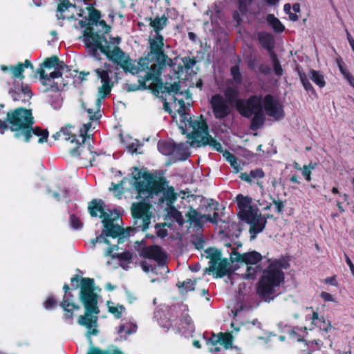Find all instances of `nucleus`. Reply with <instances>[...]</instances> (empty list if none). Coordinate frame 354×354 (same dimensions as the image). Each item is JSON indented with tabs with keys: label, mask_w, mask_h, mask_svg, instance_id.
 Instances as JSON below:
<instances>
[{
	"label": "nucleus",
	"mask_w": 354,
	"mask_h": 354,
	"mask_svg": "<svg viewBox=\"0 0 354 354\" xmlns=\"http://www.w3.org/2000/svg\"><path fill=\"white\" fill-rule=\"evenodd\" d=\"M93 38L91 37V40L95 41V44L92 45L94 55L99 56V50L109 61L119 66L125 73L137 77L147 72L157 69L164 70L167 66L172 67L174 65L173 59L169 58L164 50V37L160 34L156 35L153 39H149V51L138 59L137 65H135V62L120 47L110 50L109 46H102L100 41L93 40Z\"/></svg>",
	"instance_id": "obj_1"
},
{
	"label": "nucleus",
	"mask_w": 354,
	"mask_h": 354,
	"mask_svg": "<svg viewBox=\"0 0 354 354\" xmlns=\"http://www.w3.org/2000/svg\"><path fill=\"white\" fill-rule=\"evenodd\" d=\"M72 289L79 288L80 277L74 275L71 279ZM80 301L83 304L84 315L78 317L77 323L87 328L86 337L91 343V335H97L99 333L97 326L98 315L100 313L98 307V295L95 292V281L92 278L83 277L80 279Z\"/></svg>",
	"instance_id": "obj_2"
},
{
	"label": "nucleus",
	"mask_w": 354,
	"mask_h": 354,
	"mask_svg": "<svg viewBox=\"0 0 354 354\" xmlns=\"http://www.w3.org/2000/svg\"><path fill=\"white\" fill-rule=\"evenodd\" d=\"M264 109L266 114L276 120H281L285 116L283 106L271 94H267L263 98L261 95H252L246 100H239L236 111L246 118L253 113Z\"/></svg>",
	"instance_id": "obj_3"
},
{
	"label": "nucleus",
	"mask_w": 354,
	"mask_h": 354,
	"mask_svg": "<svg viewBox=\"0 0 354 354\" xmlns=\"http://www.w3.org/2000/svg\"><path fill=\"white\" fill-rule=\"evenodd\" d=\"M268 261L269 264L263 270L257 283V294L263 301L270 302L275 297V288L280 286L284 281L285 274L282 269H286L288 263L281 259L272 261L268 259Z\"/></svg>",
	"instance_id": "obj_4"
},
{
	"label": "nucleus",
	"mask_w": 354,
	"mask_h": 354,
	"mask_svg": "<svg viewBox=\"0 0 354 354\" xmlns=\"http://www.w3.org/2000/svg\"><path fill=\"white\" fill-rule=\"evenodd\" d=\"M162 71L163 70L158 71V69H157L138 76V82L139 84L131 85L129 88V91L149 90L156 96H158L160 93L169 94L178 93L180 88L179 82H174L173 84L166 83L164 84L161 78Z\"/></svg>",
	"instance_id": "obj_5"
},
{
	"label": "nucleus",
	"mask_w": 354,
	"mask_h": 354,
	"mask_svg": "<svg viewBox=\"0 0 354 354\" xmlns=\"http://www.w3.org/2000/svg\"><path fill=\"white\" fill-rule=\"evenodd\" d=\"M183 118L187 120L189 127L192 128V131L187 136L188 139L192 140L191 146L198 143V147L209 145L218 152L223 151L221 142L209 134V127L205 120H192L189 114L184 115Z\"/></svg>",
	"instance_id": "obj_6"
},
{
	"label": "nucleus",
	"mask_w": 354,
	"mask_h": 354,
	"mask_svg": "<svg viewBox=\"0 0 354 354\" xmlns=\"http://www.w3.org/2000/svg\"><path fill=\"white\" fill-rule=\"evenodd\" d=\"M6 121L10 130L14 133L15 138L19 140L24 133L28 134L29 127L35 124L32 110L21 106L8 111Z\"/></svg>",
	"instance_id": "obj_7"
},
{
	"label": "nucleus",
	"mask_w": 354,
	"mask_h": 354,
	"mask_svg": "<svg viewBox=\"0 0 354 354\" xmlns=\"http://www.w3.org/2000/svg\"><path fill=\"white\" fill-rule=\"evenodd\" d=\"M136 174H133L135 180L133 187L139 195L148 193L149 194H158L165 189L167 180L163 177L158 179L149 171H142L138 167H134Z\"/></svg>",
	"instance_id": "obj_8"
},
{
	"label": "nucleus",
	"mask_w": 354,
	"mask_h": 354,
	"mask_svg": "<svg viewBox=\"0 0 354 354\" xmlns=\"http://www.w3.org/2000/svg\"><path fill=\"white\" fill-rule=\"evenodd\" d=\"M151 207V204L145 200L132 204L131 212L134 222L133 226L131 227L134 232L140 230L145 232L149 228L153 217Z\"/></svg>",
	"instance_id": "obj_9"
},
{
	"label": "nucleus",
	"mask_w": 354,
	"mask_h": 354,
	"mask_svg": "<svg viewBox=\"0 0 354 354\" xmlns=\"http://www.w3.org/2000/svg\"><path fill=\"white\" fill-rule=\"evenodd\" d=\"M79 24L82 28H85L84 30V43L85 45L86 48L88 50V53L90 56L95 58L96 60L100 61L101 60V56L99 53V56L94 55L93 54V44H95V41H93L91 39V37H93V40H97L100 41V43L102 46H109V49L111 50V46L109 42L107 41L106 37L104 35H100L99 33L94 31L93 28L91 27L89 25V21H87V19L85 20H80Z\"/></svg>",
	"instance_id": "obj_10"
},
{
	"label": "nucleus",
	"mask_w": 354,
	"mask_h": 354,
	"mask_svg": "<svg viewBox=\"0 0 354 354\" xmlns=\"http://www.w3.org/2000/svg\"><path fill=\"white\" fill-rule=\"evenodd\" d=\"M208 257L210 259L209 266L206 268V272H215V278H222L232 273L227 259H221L220 251L216 250L214 252L209 253Z\"/></svg>",
	"instance_id": "obj_11"
},
{
	"label": "nucleus",
	"mask_w": 354,
	"mask_h": 354,
	"mask_svg": "<svg viewBox=\"0 0 354 354\" xmlns=\"http://www.w3.org/2000/svg\"><path fill=\"white\" fill-rule=\"evenodd\" d=\"M120 217V214L116 216L112 217V214L106 216L102 219V223L104 227L105 236L111 237L113 239L120 237L124 238L134 234L133 229L130 227L124 229L118 224H115L114 221Z\"/></svg>",
	"instance_id": "obj_12"
},
{
	"label": "nucleus",
	"mask_w": 354,
	"mask_h": 354,
	"mask_svg": "<svg viewBox=\"0 0 354 354\" xmlns=\"http://www.w3.org/2000/svg\"><path fill=\"white\" fill-rule=\"evenodd\" d=\"M209 104L216 119L223 120L230 115L232 109L227 104L224 97L221 94H215L211 97Z\"/></svg>",
	"instance_id": "obj_13"
},
{
	"label": "nucleus",
	"mask_w": 354,
	"mask_h": 354,
	"mask_svg": "<svg viewBox=\"0 0 354 354\" xmlns=\"http://www.w3.org/2000/svg\"><path fill=\"white\" fill-rule=\"evenodd\" d=\"M158 149L165 156H170L176 152L179 156L178 160L182 161L186 160L190 156V153L187 149H183L181 145L169 141H158Z\"/></svg>",
	"instance_id": "obj_14"
},
{
	"label": "nucleus",
	"mask_w": 354,
	"mask_h": 354,
	"mask_svg": "<svg viewBox=\"0 0 354 354\" xmlns=\"http://www.w3.org/2000/svg\"><path fill=\"white\" fill-rule=\"evenodd\" d=\"M140 255L145 259L156 261L159 266H164L167 263V255L158 245L144 246L140 252Z\"/></svg>",
	"instance_id": "obj_15"
},
{
	"label": "nucleus",
	"mask_w": 354,
	"mask_h": 354,
	"mask_svg": "<svg viewBox=\"0 0 354 354\" xmlns=\"http://www.w3.org/2000/svg\"><path fill=\"white\" fill-rule=\"evenodd\" d=\"M72 129H74V127L70 124H67L64 127H62V136L65 140L76 144L74 148L69 150V153L73 156H78L80 155V146L84 143L86 137L84 135L80 134V138L82 140L80 142L76 135L72 131Z\"/></svg>",
	"instance_id": "obj_16"
},
{
	"label": "nucleus",
	"mask_w": 354,
	"mask_h": 354,
	"mask_svg": "<svg viewBox=\"0 0 354 354\" xmlns=\"http://www.w3.org/2000/svg\"><path fill=\"white\" fill-rule=\"evenodd\" d=\"M208 344L211 345L209 348L211 352L220 351V348L217 346V344L223 346L225 350L232 348L233 344V336L230 333H218L217 335L212 333L211 337L209 339L207 342Z\"/></svg>",
	"instance_id": "obj_17"
},
{
	"label": "nucleus",
	"mask_w": 354,
	"mask_h": 354,
	"mask_svg": "<svg viewBox=\"0 0 354 354\" xmlns=\"http://www.w3.org/2000/svg\"><path fill=\"white\" fill-rule=\"evenodd\" d=\"M185 216L188 221L194 223L196 226H200L201 225V219L203 218H206L211 223L217 225L219 215L218 214H214L213 216H211L210 214H201L192 207H189V209L186 213Z\"/></svg>",
	"instance_id": "obj_18"
},
{
	"label": "nucleus",
	"mask_w": 354,
	"mask_h": 354,
	"mask_svg": "<svg viewBox=\"0 0 354 354\" xmlns=\"http://www.w3.org/2000/svg\"><path fill=\"white\" fill-rule=\"evenodd\" d=\"M232 253L235 256V258H232V261H236L237 262L245 263L246 265H257L263 259L262 255L254 250L241 254L234 249Z\"/></svg>",
	"instance_id": "obj_19"
},
{
	"label": "nucleus",
	"mask_w": 354,
	"mask_h": 354,
	"mask_svg": "<svg viewBox=\"0 0 354 354\" xmlns=\"http://www.w3.org/2000/svg\"><path fill=\"white\" fill-rule=\"evenodd\" d=\"M74 295L71 292L64 295L62 301L59 303V306L64 312V317L66 319H71L74 317V310H78L80 306L73 302Z\"/></svg>",
	"instance_id": "obj_20"
},
{
	"label": "nucleus",
	"mask_w": 354,
	"mask_h": 354,
	"mask_svg": "<svg viewBox=\"0 0 354 354\" xmlns=\"http://www.w3.org/2000/svg\"><path fill=\"white\" fill-rule=\"evenodd\" d=\"M29 133L26 134L24 133L21 135V138L20 140H23L25 142H29L32 136H36L39 137L38 142L42 144L44 142H47L48 138V131L46 129H43L39 127H33V124H31L29 128Z\"/></svg>",
	"instance_id": "obj_21"
},
{
	"label": "nucleus",
	"mask_w": 354,
	"mask_h": 354,
	"mask_svg": "<svg viewBox=\"0 0 354 354\" xmlns=\"http://www.w3.org/2000/svg\"><path fill=\"white\" fill-rule=\"evenodd\" d=\"M104 202L101 199H93L88 207V212L91 217H96L97 212H99L100 218L104 219L106 216H109L112 214L111 211L109 213L106 212L104 209Z\"/></svg>",
	"instance_id": "obj_22"
},
{
	"label": "nucleus",
	"mask_w": 354,
	"mask_h": 354,
	"mask_svg": "<svg viewBox=\"0 0 354 354\" xmlns=\"http://www.w3.org/2000/svg\"><path fill=\"white\" fill-rule=\"evenodd\" d=\"M257 39L261 46L268 50L270 55L274 53V39L271 33L266 31L259 32L257 34Z\"/></svg>",
	"instance_id": "obj_23"
},
{
	"label": "nucleus",
	"mask_w": 354,
	"mask_h": 354,
	"mask_svg": "<svg viewBox=\"0 0 354 354\" xmlns=\"http://www.w3.org/2000/svg\"><path fill=\"white\" fill-rule=\"evenodd\" d=\"M25 68L33 69V65L29 59H26L24 63L19 62L16 66H10V71L12 79L23 80L25 78L24 75Z\"/></svg>",
	"instance_id": "obj_24"
},
{
	"label": "nucleus",
	"mask_w": 354,
	"mask_h": 354,
	"mask_svg": "<svg viewBox=\"0 0 354 354\" xmlns=\"http://www.w3.org/2000/svg\"><path fill=\"white\" fill-rule=\"evenodd\" d=\"M250 229L249 232L251 239H254L256 235L263 231L266 225V221L265 219L261 218V214H259L252 222L249 223Z\"/></svg>",
	"instance_id": "obj_25"
},
{
	"label": "nucleus",
	"mask_w": 354,
	"mask_h": 354,
	"mask_svg": "<svg viewBox=\"0 0 354 354\" xmlns=\"http://www.w3.org/2000/svg\"><path fill=\"white\" fill-rule=\"evenodd\" d=\"M259 209L257 207H254L253 206L242 210L241 212H238V216L239 219L246 223H249L252 222V221L259 215Z\"/></svg>",
	"instance_id": "obj_26"
},
{
	"label": "nucleus",
	"mask_w": 354,
	"mask_h": 354,
	"mask_svg": "<svg viewBox=\"0 0 354 354\" xmlns=\"http://www.w3.org/2000/svg\"><path fill=\"white\" fill-rule=\"evenodd\" d=\"M298 75L299 77L300 81L302 84V86H304V89L307 93H308L310 95H313L316 97L317 93L314 87L313 86L312 84L308 80V76L306 75V73L299 66H297L296 68Z\"/></svg>",
	"instance_id": "obj_27"
},
{
	"label": "nucleus",
	"mask_w": 354,
	"mask_h": 354,
	"mask_svg": "<svg viewBox=\"0 0 354 354\" xmlns=\"http://www.w3.org/2000/svg\"><path fill=\"white\" fill-rule=\"evenodd\" d=\"M37 73L39 75L42 85L48 84V81L55 80L56 79L62 78L63 72L55 69L49 75L46 74L45 70L38 68Z\"/></svg>",
	"instance_id": "obj_28"
},
{
	"label": "nucleus",
	"mask_w": 354,
	"mask_h": 354,
	"mask_svg": "<svg viewBox=\"0 0 354 354\" xmlns=\"http://www.w3.org/2000/svg\"><path fill=\"white\" fill-rule=\"evenodd\" d=\"M252 115L253 117L250 122V129L252 131H257L263 126L266 119L263 109L257 113H253Z\"/></svg>",
	"instance_id": "obj_29"
},
{
	"label": "nucleus",
	"mask_w": 354,
	"mask_h": 354,
	"mask_svg": "<svg viewBox=\"0 0 354 354\" xmlns=\"http://www.w3.org/2000/svg\"><path fill=\"white\" fill-rule=\"evenodd\" d=\"M225 99L230 104L235 103V108L236 109L237 102L239 100V91L236 87L228 86L224 91Z\"/></svg>",
	"instance_id": "obj_30"
},
{
	"label": "nucleus",
	"mask_w": 354,
	"mask_h": 354,
	"mask_svg": "<svg viewBox=\"0 0 354 354\" xmlns=\"http://www.w3.org/2000/svg\"><path fill=\"white\" fill-rule=\"evenodd\" d=\"M113 86V83L112 81L102 83V86L99 87L98 89L99 97L96 100V105H98L99 106H100L101 100L104 99L107 95L110 94Z\"/></svg>",
	"instance_id": "obj_31"
},
{
	"label": "nucleus",
	"mask_w": 354,
	"mask_h": 354,
	"mask_svg": "<svg viewBox=\"0 0 354 354\" xmlns=\"http://www.w3.org/2000/svg\"><path fill=\"white\" fill-rule=\"evenodd\" d=\"M266 21L277 33H281L285 30V26L273 14H268L267 15Z\"/></svg>",
	"instance_id": "obj_32"
},
{
	"label": "nucleus",
	"mask_w": 354,
	"mask_h": 354,
	"mask_svg": "<svg viewBox=\"0 0 354 354\" xmlns=\"http://www.w3.org/2000/svg\"><path fill=\"white\" fill-rule=\"evenodd\" d=\"M199 209L204 211L205 214H210L211 216H213L214 214H218L219 203L213 199H208L206 203L202 205Z\"/></svg>",
	"instance_id": "obj_33"
},
{
	"label": "nucleus",
	"mask_w": 354,
	"mask_h": 354,
	"mask_svg": "<svg viewBox=\"0 0 354 354\" xmlns=\"http://www.w3.org/2000/svg\"><path fill=\"white\" fill-rule=\"evenodd\" d=\"M167 18L163 15L161 17H156L153 19L150 18L149 25L153 28L156 35H158L167 26Z\"/></svg>",
	"instance_id": "obj_34"
},
{
	"label": "nucleus",
	"mask_w": 354,
	"mask_h": 354,
	"mask_svg": "<svg viewBox=\"0 0 354 354\" xmlns=\"http://www.w3.org/2000/svg\"><path fill=\"white\" fill-rule=\"evenodd\" d=\"M309 77L310 80L319 88H323L326 86V81L324 76L320 71L311 69L309 72Z\"/></svg>",
	"instance_id": "obj_35"
},
{
	"label": "nucleus",
	"mask_w": 354,
	"mask_h": 354,
	"mask_svg": "<svg viewBox=\"0 0 354 354\" xmlns=\"http://www.w3.org/2000/svg\"><path fill=\"white\" fill-rule=\"evenodd\" d=\"M236 202L237 203L239 212H241L242 210L252 207L250 205L252 203V198L248 196H245L242 194H238L236 196Z\"/></svg>",
	"instance_id": "obj_36"
},
{
	"label": "nucleus",
	"mask_w": 354,
	"mask_h": 354,
	"mask_svg": "<svg viewBox=\"0 0 354 354\" xmlns=\"http://www.w3.org/2000/svg\"><path fill=\"white\" fill-rule=\"evenodd\" d=\"M55 80L48 81V84L44 85L45 87L44 92H58L64 88V87L66 85L64 82H62Z\"/></svg>",
	"instance_id": "obj_37"
},
{
	"label": "nucleus",
	"mask_w": 354,
	"mask_h": 354,
	"mask_svg": "<svg viewBox=\"0 0 354 354\" xmlns=\"http://www.w3.org/2000/svg\"><path fill=\"white\" fill-rule=\"evenodd\" d=\"M108 306V311L114 315L116 319H120L122 316V313L125 310L123 305L118 304L116 306H113V303L111 301L106 302Z\"/></svg>",
	"instance_id": "obj_38"
},
{
	"label": "nucleus",
	"mask_w": 354,
	"mask_h": 354,
	"mask_svg": "<svg viewBox=\"0 0 354 354\" xmlns=\"http://www.w3.org/2000/svg\"><path fill=\"white\" fill-rule=\"evenodd\" d=\"M104 66L106 69L103 68H96L94 71L97 75V77L100 79L101 82H111V78L109 77V72L110 70L108 68L110 66L109 64L105 63Z\"/></svg>",
	"instance_id": "obj_39"
},
{
	"label": "nucleus",
	"mask_w": 354,
	"mask_h": 354,
	"mask_svg": "<svg viewBox=\"0 0 354 354\" xmlns=\"http://www.w3.org/2000/svg\"><path fill=\"white\" fill-rule=\"evenodd\" d=\"M59 62V57L57 55H53L50 57L46 58L44 62L40 64V67L39 68H42L44 70L45 68L51 69L54 68Z\"/></svg>",
	"instance_id": "obj_40"
},
{
	"label": "nucleus",
	"mask_w": 354,
	"mask_h": 354,
	"mask_svg": "<svg viewBox=\"0 0 354 354\" xmlns=\"http://www.w3.org/2000/svg\"><path fill=\"white\" fill-rule=\"evenodd\" d=\"M88 21L91 25H97V21L101 18V12L100 10L93 8L88 7Z\"/></svg>",
	"instance_id": "obj_41"
},
{
	"label": "nucleus",
	"mask_w": 354,
	"mask_h": 354,
	"mask_svg": "<svg viewBox=\"0 0 354 354\" xmlns=\"http://www.w3.org/2000/svg\"><path fill=\"white\" fill-rule=\"evenodd\" d=\"M196 285V281H192V279H187V280L180 282L178 281L176 283V286L182 291L185 290L186 292L189 291L194 290Z\"/></svg>",
	"instance_id": "obj_42"
},
{
	"label": "nucleus",
	"mask_w": 354,
	"mask_h": 354,
	"mask_svg": "<svg viewBox=\"0 0 354 354\" xmlns=\"http://www.w3.org/2000/svg\"><path fill=\"white\" fill-rule=\"evenodd\" d=\"M270 57L272 59V62L274 74L278 77L282 76L284 71L281 66V64L277 57V55H276L275 53H272V55H270Z\"/></svg>",
	"instance_id": "obj_43"
},
{
	"label": "nucleus",
	"mask_w": 354,
	"mask_h": 354,
	"mask_svg": "<svg viewBox=\"0 0 354 354\" xmlns=\"http://www.w3.org/2000/svg\"><path fill=\"white\" fill-rule=\"evenodd\" d=\"M230 73L233 77L234 81L237 84H241L243 81V77L240 72L239 66L238 65H234V66H232L230 68Z\"/></svg>",
	"instance_id": "obj_44"
},
{
	"label": "nucleus",
	"mask_w": 354,
	"mask_h": 354,
	"mask_svg": "<svg viewBox=\"0 0 354 354\" xmlns=\"http://www.w3.org/2000/svg\"><path fill=\"white\" fill-rule=\"evenodd\" d=\"M247 270L245 273V278L247 279H253L256 277L257 272L259 271L260 266L256 265L253 267V265H247Z\"/></svg>",
	"instance_id": "obj_45"
},
{
	"label": "nucleus",
	"mask_w": 354,
	"mask_h": 354,
	"mask_svg": "<svg viewBox=\"0 0 354 354\" xmlns=\"http://www.w3.org/2000/svg\"><path fill=\"white\" fill-rule=\"evenodd\" d=\"M182 62L183 63L185 68L189 71L196 65L197 60L195 57H190L186 56L182 58Z\"/></svg>",
	"instance_id": "obj_46"
},
{
	"label": "nucleus",
	"mask_w": 354,
	"mask_h": 354,
	"mask_svg": "<svg viewBox=\"0 0 354 354\" xmlns=\"http://www.w3.org/2000/svg\"><path fill=\"white\" fill-rule=\"evenodd\" d=\"M57 300L53 295H49L46 300L44 302V307L46 310L53 309L57 306Z\"/></svg>",
	"instance_id": "obj_47"
},
{
	"label": "nucleus",
	"mask_w": 354,
	"mask_h": 354,
	"mask_svg": "<svg viewBox=\"0 0 354 354\" xmlns=\"http://www.w3.org/2000/svg\"><path fill=\"white\" fill-rule=\"evenodd\" d=\"M69 223L71 226L75 230H79L82 227V223L79 217L75 214H71L69 217Z\"/></svg>",
	"instance_id": "obj_48"
},
{
	"label": "nucleus",
	"mask_w": 354,
	"mask_h": 354,
	"mask_svg": "<svg viewBox=\"0 0 354 354\" xmlns=\"http://www.w3.org/2000/svg\"><path fill=\"white\" fill-rule=\"evenodd\" d=\"M165 198L170 203H173L176 200V194L174 192V189L170 187L167 189V192L164 193Z\"/></svg>",
	"instance_id": "obj_49"
},
{
	"label": "nucleus",
	"mask_w": 354,
	"mask_h": 354,
	"mask_svg": "<svg viewBox=\"0 0 354 354\" xmlns=\"http://www.w3.org/2000/svg\"><path fill=\"white\" fill-rule=\"evenodd\" d=\"M100 106L97 105V110L93 111L91 109H86V111L88 114L89 119L91 121H95L100 120L101 114L100 111Z\"/></svg>",
	"instance_id": "obj_50"
},
{
	"label": "nucleus",
	"mask_w": 354,
	"mask_h": 354,
	"mask_svg": "<svg viewBox=\"0 0 354 354\" xmlns=\"http://www.w3.org/2000/svg\"><path fill=\"white\" fill-rule=\"evenodd\" d=\"M170 214L180 225L183 224V218L182 214L175 207H171Z\"/></svg>",
	"instance_id": "obj_51"
},
{
	"label": "nucleus",
	"mask_w": 354,
	"mask_h": 354,
	"mask_svg": "<svg viewBox=\"0 0 354 354\" xmlns=\"http://www.w3.org/2000/svg\"><path fill=\"white\" fill-rule=\"evenodd\" d=\"M322 324H316V327L319 328L324 332L328 333L332 328L333 326L331 325V322L329 320H326V319H322Z\"/></svg>",
	"instance_id": "obj_52"
},
{
	"label": "nucleus",
	"mask_w": 354,
	"mask_h": 354,
	"mask_svg": "<svg viewBox=\"0 0 354 354\" xmlns=\"http://www.w3.org/2000/svg\"><path fill=\"white\" fill-rule=\"evenodd\" d=\"M226 153L227 154V156L226 157L227 160L230 162V165L234 169H236V172H238L239 169V165L237 163V160H236V156L234 154H232L228 151H226Z\"/></svg>",
	"instance_id": "obj_53"
},
{
	"label": "nucleus",
	"mask_w": 354,
	"mask_h": 354,
	"mask_svg": "<svg viewBox=\"0 0 354 354\" xmlns=\"http://www.w3.org/2000/svg\"><path fill=\"white\" fill-rule=\"evenodd\" d=\"M313 169L314 166H313L311 164L308 165H304L302 168V175L307 182H310L311 180V169Z\"/></svg>",
	"instance_id": "obj_54"
},
{
	"label": "nucleus",
	"mask_w": 354,
	"mask_h": 354,
	"mask_svg": "<svg viewBox=\"0 0 354 354\" xmlns=\"http://www.w3.org/2000/svg\"><path fill=\"white\" fill-rule=\"evenodd\" d=\"M70 7H75V5L71 3L68 0L61 1L57 6V12H64Z\"/></svg>",
	"instance_id": "obj_55"
},
{
	"label": "nucleus",
	"mask_w": 354,
	"mask_h": 354,
	"mask_svg": "<svg viewBox=\"0 0 354 354\" xmlns=\"http://www.w3.org/2000/svg\"><path fill=\"white\" fill-rule=\"evenodd\" d=\"M250 178L261 179L265 176L264 171L261 168H257L250 171Z\"/></svg>",
	"instance_id": "obj_56"
},
{
	"label": "nucleus",
	"mask_w": 354,
	"mask_h": 354,
	"mask_svg": "<svg viewBox=\"0 0 354 354\" xmlns=\"http://www.w3.org/2000/svg\"><path fill=\"white\" fill-rule=\"evenodd\" d=\"M322 319H325V317L324 316H319L318 313L316 311L313 312L311 317H310V319L312 321L311 324L313 326V328L316 327V324H322Z\"/></svg>",
	"instance_id": "obj_57"
},
{
	"label": "nucleus",
	"mask_w": 354,
	"mask_h": 354,
	"mask_svg": "<svg viewBox=\"0 0 354 354\" xmlns=\"http://www.w3.org/2000/svg\"><path fill=\"white\" fill-rule=\"evenodd\" d=\"M117 257L120 261L129 262L132 259L133 255L131 252L124 251L123 252L118 254Z\"/></svg>",
	"instance_id": "obj_58"
},
{
	"label": "nucleus",
	"mask_w": 354,
	"mask_h": 354,
	"mask_svg": "<svg viewBox=\"0 0 354 354\" xmlns=\"http://www.w3.org/2000/svg\"><path fill=\"white\" fill-rule=\"evenodd\" d=\"M89 354H111L109 351H103L97 347H93ZM113 354H123L122 352L118 349L114 350Z\"/></svg>",
	"instance_id": "obj_59"
},
{
	"label": "nucleus",
	"mask_w": 354,
	"mask_h": 354,
	"mask_svg": "<svg viewBox=\"0 0 354 354\" xmlns=\"http://www.w3.org/2000/svg\"><path fill=\"white\" fill-rule=\"evenodd\" d=\"M272 203L275 205L276 211L277 213L280 214L282 213L283 211V209L285 207V204L283 201L278 199L276 200L274 198L272 197Z\"/></svg>",
	"instance_id": "obj_60"
},
{
	"label": "nucleus",
	"mask_w": 354,
	"mask_h": 354,
	"mask_svg": "<svg viewBox=\"0 0 354 354\" xmlns=\"http://www.w3.org/2000/svg\"><path fill=\"white\" fill-rule=\"evenodd\" d=\"M17 86H17L16 84H14L15 88H11L9 91V94L11 95L14 101H17L19 100V85L18 84Z\"/></svg>",
	"instance_id": "obj_61"
},
{
	"label": "nucleus",
	"mask_w": 354,
	"mask_h": 354,
	"mask_svg": "<svg viewBox=\"0 0 354 354\" xmlns=\"http://www.w3.org/2000/svg\"><path fill=\"white\" fill-rule=\"evenodd\" d=\"M259 71L261 74L267 75L271 72V68L266 64H261L259 66Z\"/></svg>",
	"instance_id": "obj_62"
},
{
	"label": "nucleus",
	"mask_w": 354,
	"mask_h": 354,
	"mask_svg": "<svg viewBox=\"0 0 354 354\" xmlns=\"http://www.w3.org/2000/svg\"><path fill=\"white\" fill-rule=\"evenodd\" d=\"M20 91L27 95V96H28L29 97H31L32 95L30 87L28 84H22L19 88V92Z\"/></svg>",
	"instance_id": "obj_63"
},
{
	"label": "nucleus",
	"mask_w": 354,
	"mask_h": 354,
	"mask_svg": "<svg viewBox=\"0 0 354 354\" xmlns=\"http://www.w3.org/2000/svg\"><path fill=\"white\" fill-rule=\"evenodd\" d=\"M97 25H100L102 26L104 33L107 34L111 30V26L106 24V22L104 20H100L97 21Z\"/></svg>",
	"instance_id": "obj_64"
}]
</instances>
